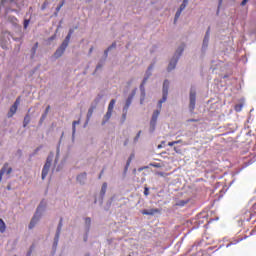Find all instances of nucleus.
<instances>
[{"mask_svg": "<svg viewBox=\"0 0 256 256\" xmlns=\"http://www.w3.org/2000/svg\"><path fill=\"white\" fill-rule=\"evenodd\" d=\"M7 231V225H5V221L0 218V233H5Z\"/></svg>", "mask_w": 256, "mask_h": 256, "instance_id": "nucleus-17", "label": "nucleus"}, {"mask_svg": "<svg viewBox=\"0 0 256 256\" xmlns=\"http://www.w3.org/2000/svg\"><path fill=\"white\" fill-rule=\"evenodd\" d=\"M157 213H161V209L152 208L150 210H147V209L142 210V215H157Z\"/></svg>", "mask_w": 256, "mask_h": 256, "instance_id": "nucleus-11", "label": "nucleus"}, {"mask_svg": "<svg viewBox=\"0 0 256 256\" xmlns=\"http://www.w3.org/2000/svg\"><path fill=\"white\" fill-rule=\"evenodd\" d=\"M144 195H145V197H147L149 195V188L148 187L144 188Z\"/></svg>", "mask_w": 256, "mask_h": 256, "instance_id": "nucleus-35", "label": "nucleus"}, {"mask_svg": "<svg viewBox=\"0 0 256 256\" xmlns=\"http://www.w3.org/2000/svg\"><path fill=\"white\" fill-rule=\"evenodd\" d=\"M243 239H247V236H245L244 238H238V239H234V240L230 241L228 244H226V247L229 248V247H231V245H237L238 243H241V241H243Z\"/></svg>", "mask_w": 256, "mask_h": 256, "instance_id": "nucleus-14", "label": "nucleus"}, {"mask_svg": "<svg viewBox=\"0 0 256 256\" xmlns=\"http://www.w3.org/2000/svg\"><path fill=\"white\" fill-rule=\"evenodd\" d=\"M190 123H197V119H190L188 120Z\"/></svg>", "mask_w": 256, "mask_h": 256, "instance_id": "nucleus-46", "label": "nucleus"}, {"mask_svg": "<svg viewBox=\"0 0 256 256\" xmlns=\"http://www.w3.org/2000/svg\"><path fill=\"white\" fill-rule=\"evenodd\" d=\"M122 118H123V121L127 119V111H123Z\"/></svg>", "mask_w": 256, "mask_h": 256, "instance_id": "nucleus-37", "label": "nucleus"}, {"mask_svg": "<svg viewBox=\"0 0 256 256\" xmlns=\"http://www.w3.org/2000/svg\"><path fill=\"white\" fill-rule=\"evenodd\" d=\"M89 52H90V53H93V47L90 48V51H89Z\"/></svg>", "mask_w": 256, "mask_h": 256, "instance_id": "nucleus-51", "label": "nucleus"}, {"mask_svg": "<svg viewBox=\"0 0 256 256\" xmlns=\"http://www.w3.org/2000/svg\"><path fill=\"white\" fill-rule=\"evenodd\" d=\"M66 49H67V46H64V44H61V46L54 53V57L56 59H59V57H61L65 53Z\"/></svg>", "mask_w": 256, "mask_h": 256, "instance_id": "nucleus-9", "label": "nucleus"}, {"mask_svg": "<svg viewBox=\"0 0 256 256\" xmlns=\"http://www.w3.org/2000/svg\"><path fill=\"white\" fill-rule=\"evenodd\" d=\"M173 145H177V142H176V141H172V142H169V143H168V146H169V147H173Z\"/></svg>", "mask_w": 256, "mask_h": 256, "instance_id": "nucleus-39", "label": "nucleus"}, {"mask_svg": "<svg viewBox=\"0 0 256 256\" xmlns=\"http://www.w3.org/2000/svg\"><path fill=\"white\" fill-rule=\"evenodd\" d=\"M105 193H107V182H104L101 187L100 195L101 197H105Z\"/></svg>", "mask_w": 256, "mask_h": 256, "instance_id": "nucleus-18", "label": "nucleus"}, {"mask_svg": "<svg viewBox=\"0 0 256 256\" xmlns=\"http://www.w3.org/2000/svg\"><path fill=\"white\" fill-rule=\"evenodd\" d=\"M133 157L130 156L127 160V163H126V167H129V165H131V161H132Z\"/></svg>", "mask_w": 256, "mask_h": 256, "instance_id": "nucleus-34", "label": "nucleus"}, {"mask_svg": "<svg viewBox=\"0 0 256 256\" xmlns=\"http://www.w3.org/2000/svg\"><path fill=\"white\" fill-rule=\"evenodd\" d=\"M63 227V219H60V222L58 224L56 236H55V241L54 245L57 246V243H59V235H61V228Z\"/></svg>", "mask_w": 256, "mask_h": 256, "instance_id": "nucleus-10", "label": "nucleus"}, {"mask_svg": "<svg viewBox=\"0 0 256 256\" xmlns=\"http://www.w3.org/2000/svg\"><path fill=\"white\" fill-rule=\"evenodd\" d=\"M152 167H156V168H158V169H159V167H161V164H159V163L152 164Z\"/></svg>", "mask_w": 256, "mask_h": 256, "instance_id": "nucleus-43", "label": "nucleus"}, {"mask_svg": "<svg viewBox=\"0 0 256 256\" xmlns=\"http://www.w3.org/2000/svg\"><path fill=\"white\" fill-rule=\"evenodd\" d=\"M31 123V117L29 116V114H27L25 117H24V121H23V127H27V125Z\"/></svg>", "mask_w": 256, "mask_h": 256, "instance_id": "nucleus-23", "label": "nucleus"}, {"mask_svg": "<svg viewBox=\"0 0 256 256\" xmlns=\"http://www.w3.org/2000/svg\"><path fill=\"white\" fill-rule=\"evenodd\" d=\"M69 41H71V34L66 36L65 40L62 42V45H64V47H69Z\"/></svg>", "mask_w": 256, "mask_h": 256, "instance_id": "nucleus-22", "label": "nucleus"}, {"mask_svg": "<svg viewBox=\"0 0 256 256\" xmlns=\"http://www.w3.org/2000/svg\"><path fill=\"white\" fill-rule=\"evenodd\" d=\"M256 235V229L251 230L250 236Z\"/></svg>", "mask_w": 256, "mask_h": 256, "instance_id": "nucleus-44", "label": "nucleus"}, {"mask_svg": "<svg viewBox=\"0 0 256 256\" xmlns=\"http://www.w3.org/2000/svg\"><path fill=\"white\" fill-rule=\"evenodd\" d=\"M29 23H31V20L29 19L24 20V29H27V27H29Z\"/></svg>", "mask_w": 256, "mask_h": 256, "instance_id": "nucleus-31", "label": "nucleus"}, {"mask_svg": "<svg viewBox=\"0 0 256 256\" xmlns=\"http://www.w3.org/2000/svg\"><path fill=\"white\" fill-rule=\"evenodd\" d=\"M190 104H189V109H190V113H193V111H195V103L197 101V93L195 92V90L191 89L190 90Z\"/></svg>", "mask_w": 256, "mask_h": 256, "instance_id": "nucleus-6", "label": "nucleus"}, {"mask_svg": "<svg viewBox=\"0 0 256 256\" xmlns=\"http://www.w3.org/2000/svg\"><path fill=\"white\" fill-rule=\"evenodd\" d=\"M46 206H47V203H45V201H42L40 203V205L38 206V208L36 210L34 217L30 221L29 229H33V227H35V225H37V222L39 221V219H41L40 211H43V209H45Z\"/></svg>", "mask_w": 256, "mask_h": 256, "instance_id": "nucleus-1", "label": "nucleus"}, {"mask_svg": "<svg viewBox=\"0 0 256 256\" xmlns=\"http://www.w3.org/2000/svg\"><path fill=\"white\" fill-rule=\"evenodd\" d=\"M167 95H169V80H165L163 83V96L162 99L159 100V108L161 109L163 103L167 101Z\"/></svg>", "mask_w": 256, "mask_h": 256, "instance_id": "nucleus-2", "label": "nucleus"}, {"mask_svg": "<svg viewBox=\"0 0 256 256\" xmlns=\"http://www.w3.org/2000/svg\"><path fill=\"white\" fill-rule=\"evenodd\" d=\"M49 5V2L48 1H44V3L42 4L41 6V10L42 11H45L47 9V6Z\"/></svg>", "mask_w": 256, "mask_h": 256, "instance_id": "nucleus-30", "label": "nucleus"}, {"mask_svg": "<svg viewBox=\"0 0 256 256\" xmlns=\"http://www.w3.org/2000/svg\"><path fill=\"white\" fill-rule=\"evenodd\" d=\"M139 137H141V131H139L136 135L135 141H137V139H139Z\"/></svg>", "mask_w": 256, "mask_h": 256, "instance_id": "nucleus-42", "label": "nucleus"}, {"mask_svg": "<svg viewBox=\"0 0 256 256\" xmlns=\"http://www.w3.org/2000/svg\"><path fill=\"white\" fill-rule=\"evenodd\" d=\"M8 189H11V187L8 186Z\"/></svg>", "mask_w": 256, "mask_h": 256, "instance_id": "nucleus-59", "label": "nucleus"}, {"mask_svg": "<svg viewBox=\"0 0 256 256\" xmlns=\"http://www.w3.org/2000/svg\"><path fill=\"white\" fill-rule=\"evenodd\" d=\"M99 67H101V66H96V69H99Z\"/></svg>", "mask_w": 256, "mask_h": 256, "instance_id": "nucleus-56", "label": "nucleus"}, {"mask_svg": "<svg viewBox=\"0 0 256 256\" xmlns=\"http://www.w3.org/2000/svg\"><path fill=\"white\" fill-rule=\"evenodd\" d=\"M53 161V156L49 155L46 159V163L42 169V179H45L49 175V169H51V163Z\"/></svg>", "mask_w": 256, "mask_h": 256, "instance_id": "nucleus-4", "label": "nucleus"}, {"mask_svg": "<svg viewBox=\"0 0 256 256\" xmlns=\"http://www.w3.org/2000/svg\"><path fill=\"white\" fill-rule=\"evenodd\" d=\"M13 173V168L9 166V163H5L0 170V183L3 181V175H11Z\"/></svg>", "mask_w": 256, "mask_h": 256, "instance_id": "nucleus-7", "label": "nucleus"}, {"mask_svg": "<svg viewBox=\"0 0 256 256\" xmlns=\"http://www.w3.org/2000/svg\"><path fill=\"white\" fill-rule=\"evenodd\" d=\"M145 83H147V78H144V80H143V82H142V84H141V87H143V85H144Z\"/></svg>", "mask_w": 256, "mask_h": 256, "instance_id": "nucleus-47", "label": "nucleus"}, {"mask_svg": "<svg viewBox=\"0 0 256 256\" xmlns=\"http://www.w3.org/2000/svg\"><path fill=\"white\" fill-rule=\"evenodd\" d=\"M248 2H249V0H243V1L241 2V6H242V7H245V5H247Z\"/></svg>", "mask_w": 256, "mask_h": 256, "instance_id": "nucleus-38", "label": "nucleus"}, {"mask_svg": "<svg viewBox=\"0 0 256 256\" xmlns=\"http://www.w3.org/2000/svg\"><path fill=\"white\" fill-rule=\"evenodd\" d=\"M20 103H21V97H18L16 99V101L14 102V104L10 107V110L8 112L9 118L13 117V115H15L17 113V109H18Z\"/></svg>", "mask_w": 256, "mask_h": 256, "instance_id": "nucleus-8", "label": "nucleus"}, {"mask_svg": "<svg viewBox=\"0 0 256 256\" xmlns=\"http://www.w3.org/2000/svg\"><path fill=\"white\" fill-rule=\"evenodd\" d=\"M211 221H214L213 219H210L209 221H208V223H211Z\"/></svg>", "mask_w": 256, "mask_h": 256, "instance_id": "nucleus-55", "label": "nucleus"}, {"mask_svg": "<svg viewBox=\"0 0 256 256\" xmlns=\"http://www.w3.org/2000/svg\"><path fill=\"white\" fill-rule=\"evenodd\" d=\"M133 157L130 156L127 160V163H126V167H129V165H131V161H132Z\"/></svg>", "mask_w": 256, "mask_h": 256, "instance_id": "nucleus-33", "label": "nucleus"}, {"mask_svg": "<svg viewBox=\"0 0 256 256\" xmlns=\"http://www.w3.org/2000/svg\"><path fill=\"white\" fill-rule=\"evenodd\" d=\"M201 245V243L200 242H198V243H194V245L192 246V249H195V247H199Z\"/></svg>", "mask_w": 256, "mask_h": 256, "instance_id": "nucleus-41", "label": "nucleus"}, {"mask_svg": "<svg viewBox=\"0 0 256 256\" xmlns=\"http://www.w3.org/2000/svg\"><path fill=\"white\" fill-rule=\"evenodd\" d=\"M113 115V112L110 110H107L104 119L102 121V125H105V123H107V121H109V119H111V116Z\"/></svg>", "mask_w": 256, "mask_h": 256, "instance_id": "nucleus-15", "label": "nucleus"}, {"mask_svg": "<svg viewBox=\"0 0 256 256\" xmlns=\"http://www.w3.org/2000/svg\"><path fill=\"white\" fill-rule=\"evenodd\" d=\"M105 173V169H102V171L100 172L98 179H101V177H103V174Z\"/></svg>", "mask_w": 256, "mask_h": 256, "instance_id": "nucleus-40", "label": "nucleus"}, {"mask_svg": "<svg viewBox=\"0 0 256 256\" xmlns=\"http://www.w3.org/2000/svg\"><path fill=\"white\" fill-rule=\"evenodd\" d=\"M234 111H236V113H241V111H243V104H236L234 106Z\"/></svg>", "mask_w": 256, "mask_h": 256, "instance_id": "nucleus-26", "label": "nucleus"}, {"mask_svg": "<svg viewBox=\"0 0 256 256\" xmlns=\"http://www.w3.org/2000/svg\"><path fill=\"white\" fill-rule=\"evenodd\" d=\"M174 151H175L176 153H179V151H177V147H174Z\"/></svg>", "mask_w": 256, "mask_h": 256, "instance_id": "nucleus-50", "label": "nucleus"}, {"mask_svg": "<svg viewBox=\"0 0 256 256\" xmlns=\"http://www.w3.org/2000/svg\"><path fill=\"white\" fill-rule=\"evenodd\" d=\"M127 143H129V140H126V141L124 142V145L127 146Z\"/></svg>", "mask_w": 256, "mask_h": 256, "instance_id": "nucleus-49", "label": "nucleus"}, {"mask_svg": "<svg viewBox=\"0 0 256 256\" xmlns=\"http://www.w3.org/2000/svg\"><path fill=\"white\" fill-rule=\"evenodd\" d=\"M221 3H223V0H220V1H219V6H221Z\"/></svg>", "mask_w": 256, "mask_h": 256, "instance_id": "nucleus-53", "label": "nucleus"}, {"mask_svg": "<svg viewBox=\"0 0 256 256\" xmlns=\"http://www.w3.org/2000/svg\"><path fill=\"white\" fill-rule=\"evenodd\" d=\"M161 114V110H155L152 114V118L150 120V133L155 131V127H157V119H159V115Z\"/></svg>", "mask_w": 256, "mask_h": 256, "instance_id": "nucleus-3", "label": "nucleus"}, {"mask_svg": "<svg viewBox=\"0 0 256 256\" xmlns=\"http://www.w3.org/2000/svg\"><path fill=\"white\" fill-rule=\"evenodd\" d=\"M115 103H117V101L115 99H112L108 105V111H112L115 108Z\"/></svg>", "mask_w": 256, "mask_h": 256, "instance_id": "nucleus-24", "label": "nucleus"}, {"mask_svg": "<svg viewBox=\"0 0 256 256\" xmlns=\"http://www.w3.org/2000/svg\"><path fill=\"white\" fill-rule=\"evenodd\" d=\"M79 123H81V121H79V120L73 121V123H72L73 135H75L76 127H77V125H79Z\"/></svg>", "mask_w": 256, "mask_h": 256, "instance_id": "nucleus-28", "label": "nucleus"}, {"mask_svg": "<svg viewBox=\"0 0 256 256\" xmlns=\"http://www.w3.org/2000/svg\"><path fill=\"white\" fill-rule=\"evenodd\" d=\"M133 101V94L130 95L127 100H126V103H125V106L123 108V111H129V107H131V103Z\"/></svg>", "mask_w": 256, "mask_h": 256, "instance_id": "nucleus-13", "label": "nucleus"}, {"mask_svg": "<svg viewBox=\"0 0 256 256\" xmlns=\"http://www.w3.org/2000/svg\"><path fill=\"white\" fill-rule=\"evenodd\" d=\"M85 224L87 227H91V219L89 217L85 218Z\"/></svg>", "mask_w": 256, "mask_h": 256, "instance_id": "nucleus-32", "label": "nucleus"}, {"mask_svg": "<svg viewBox=\"0 0 256 256\" xmlns=\"http://www.w3.org/2000/svg\"><path fill=\"white\" fill-rule=\"evenodd\" d=\"M73 33H75V30L74 29H70L69 32H68V35H73Z\"/></svg>", "mask_w": 256, "mask_h": 256, "instance_id": "nucleus-45", "label": "nucleus"}, {"mask_svg": "<svg viewBox=\"0 0 256 256\" xmlns=\"http://www.w3.org/2000/svg\"><path fill=\"white\" fill-rule=\"evenodd\" d=\"M189 4V0H183V3L180 5V8L178 10L185 11V8Z\"/></svg>", "mask_w": 256, "mask_h": 256, "instance_id": "nucleus-25", "label": "nucleus"}, {"mask_svg": "<svg viewBox=\"0 0 256 256\" xmlns=\"http://www.w3.org/2000/svg\"><path fill=\"white\" fill-rule=\"evenodd\" d=\"M115 47H117V43L114 42L111 46L108 47L107 50H105V55L107 56L109 54V51H111V49H115Z\"/></svg>", "mask_w": 256, "mask_h": 256, "instance_id": "nucleus-27", "label": "nucleus"}, {"mask_svg": "<svg viewBox=\"0 0 256 256\" xmlns=\"http://www.w3.org/2000/svg\"><path fill=\"white\" fill-rule=\"evenodd\" d=\"M27 256H31V250L27 253Z\"/></svg>", "mask_w": 256, "mask_h": 256, "instance_id": "nucleus-52", "label": "nucleus"}, {"mask_svg": "<svg viewBox=\"0 0 256 256\" xmlns=\"http://www.w3.org/2000/svg\"><path fill=\"white\" fill-rule=\"evenodd\" d=\"M176 143L179 145V143H183V140H177Z\"/></svg>", "mask_w": 256, "mask_h": 256, "instance_id": "nucleus-48", "label": "nucleus"}, {"mask_svg": "<svg viewBox=\"0 0 256 256\" xmlns=\"http://www.w3.org/2000/svg\"><path fill=\"white\" fill-rule=\"evenodd\" d=\"M65 5V0H62L60 4L56 7V12L54 13V16L57 17L59 15V11H61V8Z\"/></svg>", "mask_w": 256, "mask_h": 256, "instance_id": "nucleus-19", "label": "nucleus"}, {"mask_svg": "<svg viewBox=\"0 0 256 256\" xmlns=\"http://www.w3.org/2000/svg\"><path fill=\"white\" fill-rule=\"evenodd\" d=\"M139 171H143V169H142V168H140V169H139Z\"/></svg>", "mask_w": 256, "mask_h": 256, "instance_id": "nucleus-57", "label": "nucleus"}, {"mask_svg": "<svg viewBox=\"0 0 256 256\" xmlns=\"http://www.w3.org/2000/svg\"><path fill=\"white\" fill-rule=\"evenodd\" d=\"M40 148H37L36 151H39Z\"/></svg>", "mask_w": 256, "mask_h": 256, "instance_id": "nucleus-58", "label": "nucleus"}, {"mask_svg": "<svg viewBox=\"0 0 256 256\" xmlns=\"http://www.w3.org/2000/svg\"><path fill=\"white\" fill-rule=\"evenodd\" d=\"M37 49H39V42H36L34 46L31 49V55L32 57H35V53H37Z\"/></svg>", "mask_w": 256, "mask_h": 256, "instance_id": "nucleus-21", "label": "nucleus"}, {"mask_svg": "<svg viewBox=\"0 0 256 256\" xmlns=\"http://www.w3.org/2000/svg\"><path fill=\"white\" fill-rule=\"evenodd\" d=\"M13 19H14V21L17 23V21H18L17 18L14 17Z\"/></svg>", "mask_w": 256, "mask_h": 256, "instance_id": "nucleus-54", "label": "nucleus"}, {"mask_svg": "<svg viewBox=\"0 0 256 256\" xmlns=\"http://www.w3.org/2000/svg\"><path fill=\"white\" fill-rule=\"evenodd\" d=\"M181 13H183V11L178 9L175 14L174 23H177V20L179 19V17H181Z\"/></svg>", "mask_w": 256, "mask_h": 256, "instance_id": "nucleus-29", "label": "nucleus"}, {"mask_svg": "<svg viewBox=\"0 0 256 256\" xmlns=\"http://www.w3.org/2000/svg\"><path fill=\"white\" fill-rule=\"evenodd\" d=\"M96 107L95 106H91L88 110L87 113V120L89 121V119H91V117H93V112L95 111Z\"/></svg>", "mask_w": 256, "mask_h": 256, "instance_id": "nucleus-20", "label": "nucleus"}, {"mask_svg": "<svg viewBox=\"0 0 256 256\" xmlns=\"http://www.w3.org/2000/svg\"><path fill=\"white\" fill-rule=\"evenodd\" d=\"M176 53L178 54V56L176 58H173L169 65H168V71H173V69H175V67H177V61H179V57H181V53H183V47H180Z\"/></svg>", "mask_w": 256, "mask_h": 256, "instance_id": "nucleus-5", "label": "nucleus"}, {"mask_svg": "<svg viewBox=\"0 0 256 256\" xmlns=\"http://www.w3.org/2000/svg\"><path fill=\"white\" fill-rule=\"evenodd\" d=\"M49 109H51V106H47L46 110H45V115H47V113H49ZM45 115H43V119H45Z\"/></svg>", "mask_w": 256, "mask_h": 256, "instance_id": "nucleus-36", "label": "nucleus"}, {"mask_svg": "<svg viewBox=\"0 0 256 256\" xmlns=\"http://www.w3.org/2000/svg\"><path fill=\"white\" fill-rule=\"evenodd\" d=\"M76 179H77L78 183H80V185H83L85 183V181H87V173L84 172V173L79 174Z\"/></svg>", "mask_w": 256, "mask_h": 256, "instance_id": "nucleus-12", "label": "nucleus"}, {"mask_svg": "<svg viewBox=\"0 0 256 256\" xmlns=\"http://www.w3.org/2000/svg\"><path fill=\"white\" fill-rule=\"evenodd\" d=\"M209 31H211V28H208L206 35L203 40V48H206L207 45H209Z\"/></svg>", "mask_w": 256, "mask_h": 256, "instance_id": "nucleus-16", "label": "nucleus"}]
</instances>
